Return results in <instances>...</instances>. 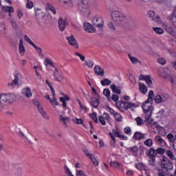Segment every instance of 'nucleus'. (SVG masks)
Listing matches in <instances>:
<instances>
[{
    "mask_svg": "<svg viewBox=\"0 0 176 176\" xmlns=\"http://www.w3.org/2000/svg\"><path fill=\"white\" fill-rule=\"evenodd\" d=\"M153 98H155V94L153 91L150 90L148 92V99L144 102L142 105V109L146 114L144 123H148V124H152L153 126L156 124V122L152 119V111H153V107H152V102H153Z\"/></svg>",
    "mask_w": 176,
    "mask_h": 176,
    "instance_id": "nucleus-1",
    "label": "nucleus"
},
{
    "mask_svg": "<svg viewBox=\"0 0 176 176\" xmlns=\"http://www.w3.org/2000/svg\"><path fill=\"white\" fill-rule=\"evenodd\" d=\"M111 17L113 23L116 25H120L126 28L129 25V20L126 18V16L120 11L116 10L111 12Z\"/></svg>",
    "mask_w": 176,
    "mask_h": 176,
    "instance_id": "nucleus-2",
    "label": "nucleus"
},
{
    "mask_svg": "<svg viewBox=\"0 0 176 176\" xmlns=\"http://www.w3.org/2000/svg\"><path fill=\"white\" fill-rule=\"evenodd\" d=\"M16 100V96L12 94H0V104H12ZM3 107L0 106V111H2Z\"/></svg>",
    "mask_w": 176,
    "mask_h": 176,
    "instance_id": "nucleus-3",
    "label": "nucleus"
},
{
    "mask_svg": "<svg viewBox=\"0 0 176 176\" xmlns=\"http://www.w3.org/2000/svg\"><path fill=\"white\" fill-rule=\"evenodd\" d=\"M78 9L82 16H89V2L87 0H80L78 2Z\"/></svg>",
    "mask_w": 176,
    "mask_h": 176,
    "instance_id": "nucleus-4",
    "label": "nucleus"
},
{
    "mask_svg": "<svg viewBox=\"0 0 176 176\" xmlns=\"http://www.w3.org/2000/svg\"><path fill=\"white\" fill-rule=\"evenodd\" d=\"M116 106L118 109L122 111V109L127 111V109H130V108H134V107H135V104L131 103L130 102H124L123 101H118L116 103Z\"/></svg>",
    "mask_w": 176,
    "mask_h": 176,
    "instance_id": "nucleus-5",
    "label": "nucleus"
},
{
    "mask_svg": "<svg viewBox=\"0 0 176 176\" xmlns=\"http://www.w3.org/2000/svg\"><path fill=\"white\" fill-rule=\"evenodd\" d=\"M19 137H21L23 140H26L29 144H32L33 141H36V138L32 135V134L30 133L23 132L19 131L18 133Z\"/></svg>",
    "mask_w": 176,
    "mask_h": 176,
    "instance_id": "nucleus-6",
    "label": "nucleus"
},
{
    "mask_svg": "<svg viewBox=\"0 0 176 176\" xmlns=\"http://www.w3.org/2000/svg\"><path fill=\"white\" fill-rule=\"evenodd\" d=\"M34 104L37 107L38 111L41 116H43L44 119L49 120V116L46 114V111H45V109H43V107L41 105V102H39V101L38 100H35L34 102Z\"/></svg>",
    "mask_w": 176,
    "mask_h": 176,
    "instance_id": "nucleus-7",
    "label": "nucleus"
},
{
    "mask_svg": "<svg viewBox=\"0 0 176 176\" xmlns=\"http://www.w3.org/2000/svg\"><path fill=\"white\" fill-rule=\"evenodd\" d=\"M21 74L19 73L15 74L14 76V79L12 80V82L8 84V87L11 89H14V86H20V77Z\"/></svg>",
    "mask_w": 176,
    "mask_h": 176,
    "instance_id": "nucleus-8",
    "label": "nucleus"
},
{
    "mask_svg": "<svg viewBox=\"0 0 176 176\" xmlns=\"http://www.w3.org/2000/svg\"><path fill=\"white\" fill-rule=\"evenodd\" d=\"M160 71L163 73L162 76L168 79L169 82H170L172 85H174V78H173V76L170 74V69H168V68L164 67L160 69Z\"/></svg>",
    "mask_w": 176,
    "mask_h": 176,
    "instance_id": "nucleus-9",
    "label": "nucleus"
},
{
    "mask_svg": "<svg viewBox=\"0 0 176 176\" xmlns=\"http://www.w3.org/2000/svg\"><path fill=\"white\" fill-rule=\"evenodd\" d=\"M93 24L98 28H102L104 27V19L102 17H95L93 19Z\"/></svg>",
    "mask_w": 176,
    "mask_h": 176,
    "instance_id": "nucleus-10",
    "label": "nucleus"
},
{
    "mask_svg": "<svg viewBox=\"0 0 176 176\" xmlns=\"http://www.w3.org/2000/svg\"><path fill=\"white\" fill-rule=\"evenodd\" d=\"M67 39L70 46H72L73 47H74V49H79V45H78V41L75 38V36H71L67 37Z\"/></svg>",
    "mask_w": 176,
    "mask_h": 176,
    "instance_id": "nucleus-11",
    "label": "nucleus"
},
{
    "mask_svg": "<svg viewBox=\"0 0 176 176\" xmlns=\"http://www.w3.org/2000/svg\"><path fill=\"white\" fill-rule=\"evenodd\" d=\"M146 155L149 157V159H156L157 154L156 150L153 148H150L148 151H146Z\"/></svg>",
    "mask_w": 176,
    "mask_h": 176,
    "instance_id": "nucleus-12",
    "label": "nucleus"
},
{
    "mask_svg": "<svg viewBox=\"0 0 176 176\" xmlns=\"http://www.w3.org/2000/svg\"><path fill=\"white\" fill-rule=\"evenodd\" d=\"M58 28L60 31L63 32L67 28V22L65 20L63 19V17H59L58 21Z\"/></svg>",
    "mask_w": 176,
    "mask_h": 176,
    "instance_id": "nucleus-13",
    "label": "nucleus"
},
{
    "mask_svg": "<svg viewBox=\"0 0 176 176\" xmlns=\"http://www.w3.org/2000/svg\"><path fill=\"white\" fill-rule=\"evenodd\" d=\"M84 30L86 32H89V34H93V32H96V28L91 25L89 23H84Z\"/></svg>",
    "mask_w": 176,
    "mask_h": 176,
    "instance_id": "nucleus-14",
    "label": "nucleus"
},
{
    "mask_svg": "<svg viewBox=\"0 0 176 176\" xmlns=\"http://www.w3.org/2000/svg\"><path fill=\"white\" fill-rule=\"evenodd\" d=\"M94 71L97 76H104V75L105 74V70L101 68V67H100L99 65H96L94 67Z\"/></svg>",
    "mask_w": 176,
    "mask_h": 176,
    "instance_id": "nucleus-15",
    "label": "nucleus"
},
{
    "mask_svg": "<svg viewBox=\"0 0 176 176\" xmlns=\"http://www.w3.org/2000/svg\"><path fill=\"white\" fill-rule=\"evenodd\" d=\"M164 27L166 31L168 32V34L173 35V36H175V32H174V29L173 28V27L170 26L168 23H164Z\"/></svg>",
    "mask_w": 176,
    "mask_h": 176,
    "instance_id": "nucleus-16",
    "label": "nucleus"
},
{
    "mask_svg": "<svg viewBox=\"0 0 176 176\" xmlns=\"http://www.w3.org/2000/svg\"><path fill=\"white\" fill-rule=\"evenodd\" d=\"M110 89H111V91L116 94H122V87L116 86L115 84L111 85Z\"/></svg>",
    "mask_w": 176,
    "mask_h": 176,
    "instance_id": "nucleus-17",
    "label": "nucleus"
},
{
    "mask_svg": "<svg viewBox=\"0 0 176 176\" xmlns=\"http://www.w3.org/2000/svg\"><path fill=\"white\" fill-rule=\"evenodd\" d=\"M54 78L55 80H57L58 82H61L64 79V78L61 76V74H60V72H58L57 67H55V69L54 72Z\"/></svg>",
    "mask_w": 176,
    "mask_h": 176,
    "instance_id": "nucleus-18",
    "label": "nucleus"
},
{
    "mask_svg": "<svg viewBox=\"0 0 176 176\" xmlns=\"http://www.w3.org/2000/svg\"><path fill=\"white\" fill-rule=\"evenodd\" d=\"M133 138L135 141H141V140H144V138H145V134L140 131H137L134 133Z\"/></svg>",
    "mask_w": 176,
    "mask_h": 176,
    "instance_id": "nucleus-19",
    "label": "nucleus"
},
{
    "mask_svg": "<svg viewBox=\"0 0 176 176\" xmlns=\"http://www.w3.org/2000/svg\"><path fill=\"white\" fill-rule=\"evenodd\" d=\"M22 94L24 96V97H27V98H30V97H32V93L31 92L30 87L24 88L22 91Z\"/></svg>",
    "mask_w": 176,
    "mask_h": 176,
    "instance_id": "nucleus-20",
    "label": "nucleus"
},
{
    "mask_svg": "<svg viewBox=\"0 0 176 176\" xmlns=\"http://www.w3.org/2000/svg\"><path fill=\"white\" fill-rule=\"evenodd\" d=\"M155 141L160 146H166V141L162 138V137L157 135L155 137Z\"/></svg>",
    "mask_w": 176,
    "mask_h": 176,
    "instance_id": "nucleus-21",
    "label": "nucleus"
},
{
    "mask_svg": "<svg viewBox=\"0 0 176 176\" xmlns=\"http://www.w3.org/2000/svg\"><path fill=\"white\" fill-rule=\"evenodd\" d=\"M2 12H4V13H13L14 12V8H13L12 6H1Z\"/></svg>",
    "mask_w": 176,
    "mask_h": 176,
    "instance_id": "nucleus-22",
    "label": "nucleus"
},
{
    "mask_svg": "<svg viewBox=\"0 0 176 176\" xmlns=\"http://www.w3.org/2000/svg\"><path fill=\"white\" fill-rule=\"evenodd\" d=\"M139 89L142 94H146L148 93V88L145 86V84L140 82L139 84Z\"/></svg>",
    "mask_w": 176,
    "mask_h": 176,
    "instance_id": "nucleus-23",
    "label": "nucleus"
},
{
    "mask_svg": "<svg viewBox=\"0 0 176 176\" xmlns=\"http://www.w3.org/2000/svg\"><path fill=\"white\" fill-rule=\"evenodd\" d=\"M91 105H92L94 108H98L100 100L96 98H91Z\"/></svg>",
    "mask_w": 176,
    "mask_h": 176,
    "instance_id": "nucleus-24",
    "label": "nucleus"
},
{
    "mask_svg": "<svg viewBox=\"0 0 176 176\" xmlns=\"http://www.w3.org/2000/svg\"><path fill=\"white\" fill-rule=\"evenodd\" d=\"M52 99H50V102L54 107V105H58V102L56 99V91L52 92Z\"/></svg>",
    "mask_w": 176,
    "mask_h": 176,
    "instance_id": "nucleus-25",
    "label": "nucleus"
},
{
    "mask_svg": "<svg viewBox=\"0 0 176 176\" xmlns=\"http://www.w3.org/2000/svg\"><path fill=\"white\" fill-rule=\"evenodd\" d=\"M19 53L21 56H24V53H25V47L24 45H23V39L19 41Z\"/></svg>",
    "mask_w": 176,
    "mask_h": 176,
    "instance_id": "nucleus-26",
    "label": "nucleus"
},
{
    "mask_svg": "<svg viewBox=\"0 0 176 176\" xmlns=\"http://www.w3.org/2000/svg\"><path fill=\"white\" fill-rule=\"evenodd\" d=\"M162 168L165 170H173V162L168 160L166 164H162Z\"/></svg>",
    "mask_w": 176,
    "mask_h": 176,
    "instance_id": "nucleus-27",
    "label": "nucleus"
},
{
    "mask_svg": "<svg viewBox=\"0 0 176 176\" xmlns=\"http://www.w3.org/2000/svg\"><path fill=\"white\" fill-rule=\"evenodd\" d=\"M14 174L15 176H23V168L18 166L15 168Z\"/></svg>",
    "mask_w": 176,
    "mask_h": 176,
    "instance_id": "nucleus-28",
    "label": "nucleus"
},
{
    "mask_svg": "<svg viewBox=\"0 0 176 176\" xmlns=\"http://www.w3.org/2000/svg\"><path fill=\"white\" fill-rule=\"evenodd\" d=\"M109 134L111 138V140L110 141V145L113 148H115V144H116V139L115 138V136L113 135V134H112V133L110 132Z\"/></svg>",
    "mask_w": 176,
    "mask_h": 176,
    "instance_id": "nucleus-29",
    "label": "nucleus"
},
{
    "mask_svg": "<svg viewBox=\"0 0 176 176\" xmlns=\"http://www.w3.org/2000/svg\"><path fill=\"white\" fill-rule=\"evenodd\" d=\"M100 83H101L102 86H109V85H111V83H112V81H111L108 78H104L100 81Z\"/></svg>",
    "mask_w": 176,
    "mask_h": 176,
    "instance_id": "nucleus-30",
    "label": "nucleus"
},
{
    "mask_svg": "<svg viewBox=\"0 0 176 176\" xmlns=\"http://www.w3.org/2000/svg\"><path fill=\"white\" fill-rule=\"evenodd\" d=\"M144 144L148 146V148H151L153 145V140L151 138H148L144 142Z\"/></svg>",
    "mask_w": 176,
    "mask_h": 176,
    "instance_id": "nucleus-31",
    "label": "nucleus"
},
{
    "mask_svg": "<svg viewBox=\"0 0 176 176\" xmlns=\"http://www.w3.org/2000/svg\"><path fill=\"white\" fill-rule=\"evenodd\" d=\"M103 94L108 98L109 101H111V91L109 89H104L103 90Z\"/></svg>",
    "mask_w": 176,
    "mask_h": 176,
    "instance_id": "nucleus-32",
    "label": "nucleus"
},
{
    "mask_svg": "<svg viewBox=\"0 0 176 176\" xmlns=\"http://www.w3.org/2000/svg\"><path fill=\"white\" fill-rule=\"evenodd\" d=\"M45 65L47 67V65H50V67H52V68H56V66H54V64L52 61V60L49 58H46L44 61Z\"/></svg>",
    "mask_w": 176,
    "mask_h": 176,
    "instance_id": "nucleus-33",
    "label": "nucleus"
},
{
    "mask_svg": "<svg viewBox=\"0 0 176 176\" xmlns=\"http://www.w3.org/2000/svg\"><path fill=\"white\" fill-rule=\"evenodd\" d=\"M146 82L148 85V87H151L152 85H153V82H152V79H151V76L147 75L146 76Z\"/></svg>",
    "mask_w": 176,
    "mask_h": 176,
    "instance_id": "nucleus-34",
    "label": "nucleus"
},
{
    "mask_svg": "<svg viewBox=\"0 0 176 176\" xmlns=\"http://www.w3.org/2000/svg\"><path fill=\"white\" fill-rule=\"evenodd\" d=\"M110 166L111 167H113V168H118V167H120V166H122V163H119L116 161L111 162Z\"/></svg>",
    "mask_w": 176,
    "mask_h": 176,
    "instance_id": "nucleus-35",
    "label": "nucleus"
},
{
    "mask_svg": "<svg viewBox=\"0 0 176 176\" xmlns=\"http://www.w3.org/2000/svg\"><path fill=\"white\" fill-rule=\"evenodd\" d=\"M135 167L136 168H138V170H146V166H145V164L142 163L136 164Z\"/></svg>",
    "mask_w": 176,
    "mask_h": 176,
    "instance_id": "nucleus-36",
    "label": "nucleus"
},
{
    "mask_svg": "<svg viewBox=\"0 0 176 176\" xmlns=\"http://www.w3.org/2000/svg\"><path fill=\"white\" fill-rule=\"evenodd\" d=\"M129 58L130 59L131 63L132 64H137L138 63V58L134 56H131V54H128Z\"/></svg>",
    "mask_w": 176,
    "mask_h": 176,
    "instance_id": "nucleus-37",
    "label": "nucleus"
},
{
    "mask_svg": "<svg viewBox=\"0 0 176 176\" xmlns=\"http://www.w3.org/2000/svg\"><path fill=\"white\" fill-rule=\"evenodd\" d=\"M89 116L91 119H92V120L95 122V123H98V118H97V113L94 112L93 113L89 114Z\"/></svg>",
    "mask_w": 176,
    "mask_h": 176,
    "instance_id": "nucleus-38",
    "label": "nucleus"
},
{
    "mask_svg": "<svg viewBox=\"0 0 176 176\" xmlns=\"http://www.w3.org/2000/svg\"><path fill=\"white\" fill-rule=\"evenodd\" d=\"M153 30L154 32H155V34H158V35H162V34H163V32H164V30H163V29L160 28H153Z\"/></svg>",
    "mask_w": 176,
    "mask_h": 176,
    "instance_id": "nucleus-39",
    "label": "nucleus"
},
{
    "mask_svg": "<svg viewBox=\"0 0 176 176\" xmlns=\"http://www.w3.org/2000/svg\"><path fill=\"white\" fill-rule=\"evenodd\" d=\"M113 116H114L116 122H122V116L120 115V113H116Z\"/></svg>",
    "mask_w": 176,
    "mask_h": 176,
    "instance_id": "nucleus-40",
    "label": "nucleus"
},
{
    "mask_svg": "<svg viewBox=\"0 0 176 176\" xmlns=\"http://www.w3.org/2000/svg\"><path fill=\"white\" fill-rule=\"evenodd\" d=\"M129 152H133V153H137L138 152V146H133V147L128 148Z\"/></svg>",
    "mask_w": 176,
    "mask_h": 176,
    "instance_id": "nucleus-41",
    "label": "nucleus"
},
{
    "mask_svg": "<svg viewBox=\"0 0 176 176\" xmlns=\"http://www.w3.org/2000/svg\"><path fill=\"white\" fill-rule=\"evenodd\" d=\"M159 113L162 115L164 118H167L170 115V112L168 111H164V110H161L159 111Z\"/></svg>",
    "mask_w": 176,
    "mask_h": 176,
    "instance_id": "nucleus-42",
    "label": "nucleus"
},
{
    "mask_svg": "<svg viewBox=\"0 0 176 176\" xmlns=\"http://www.w3.org/2000/svg\"><path fill=\"white\" fill-rule=\"evenodd\" d=\"M155 101L156 104H162V102H163V100H162L161 95H157L155 98Z\"/></svg>",
    "mask_w": 176,
    "mask_h": 176,
    "instance_id": "nucleus-43",
    "label": "nucleus"
},
{
    "mask_svg": "<svg viewBox=\"0 0 176 176\" xmlns=\"http://www.w3.org/2000/svg\"><path fill=\"white\" fill-rule=\"evenodd\" d=\"M155 152L157 155H163L164 153V152H166V150L162 147H159L155 150Z\"/></svg>",
    "mask_w": 176,
    "mask_h": 176,
    "instance_id": "nucleus-44",
    "label": "nucleus"
},
{
    "mask_svg": "<svg viewBox=\"0 0 176 176\" xmlns=\"http://www.w3.org/2000/svg\"><path fill=\"white\" fill-rule=\"evenodd\" d=\"M26 8L28 9H32L34 8V3L30 0H27Z\"/></svg>",
    "mask_w": 176,
    "mask_h": 176,
    "instance_id": "nucleus-45",
    "label": "nucleus"
},
{
    "mask_svg": "<svg viewBox=\"0 0 176 176\" xmlns=\"http://www.w3.org/2000/svg\"><path fill=\"white\" fill-rule=\"evenodd\" d=\"M166 154L167 155V156H168V157H170V159H171V160H175V158L174 157V155H173V153L171 152V151L167 150L166 151Z\"/></svg>",
    "mask_w": 176,
    "mask_h": 176,
    "instance_id": "nucleus-46",
    "label": "nucleus"
},
{
    "mask_svg": "<svg viewBox=\"0 0 176 176\" xmlns=\"http://www.w3.org/2000/svg\"><path fill=\"white\" fill-rule=\"evenodd\" d=\"M74 54L75 56H77V57H79L81 61H85L86 60V57L79 52H74Z\"/></svg>",
    "mask_w": 176,
    "mask_h": 176,
    "instance_id": "nucleus-47",
    "label": "nucleus"
},
{
    "mask_svg": "<svg viewBox=\"0 0 176 176\" xmlns=\"http://www.w3.org/2000/svg\"><path fill=\"white\" fill-rule=\"evenodd\" d=\"M24 39H25V41H26V42H28V43H29V45H31V46H32L35 44L32 42V41H31L30 37L27 35L24 36Z\"/></svg>",
    "mask_w": 176,
    "mask_h": 176,
    "instance_id": "nucleus-48",
    "label": "nucleus"
},
{
    "mask_svg": "<svg viewBox=\"0 0 176 176\" xmlns=\"http://www.w3.org/2000/svg\"><path fill=\"white\" fill-rule=\"evenodd\" d=\"M85 65H87V67H88L89 68H93V66L94 65V62L91 60H86Z\"/></svg>",
    "mask_w": 176,
    "mask_h": 176,
    "instance_id": "nucleus-49",
    "label": "nucleus"
},
{
    "mask_svg": "<svg viewBox=\"0 0 176 176\" xmlns=\"http://www.w3.org/2000/svg\"><path fill=\"white\" fill-rule=\"evenodd\" d=\"M157 63L161 65H164L166 64V59L162 57L158 58Z\"/></svg>",
    "mask_w": 176,
    "mask_h": 176,
    "instance_id": "nucleus-50",
    "label": "nucleus"
},
{
    "mask_svg": "<svg viewBox=\"0 0 176 176\" xmlns=\"http://www.w3.org/2000/svg\"><path fill=\"white\" fill-rule=\"evenodd\" d=\"M135 122H137L138 126H141V125L144 124V121L140 117H138L135 118Z\"/></svg>",
    "mask_w": 176,
    "mask_h": 176,
    "instance_id": "nucleus-51",
    "label": "nucleus"
},
{
    "mask_svg": "<svg viewBox=\"0 0 176 176\" xmlns=\"http://www.w3.org/2000/svg\"><path fill=\"white\" fill-rule=\"evenodd\" d=\"M153 21H155L157 24H162V19L159 16H154V18H153Z\"/></svg>",
    "mask_w": 176,
    "mask_h": 176,
    "instance_id": "nucleus-52",
    "label": "nucleus"
},
{
    "mask_svg": "<svg viewBox=\"0 0 176 176\" xmlns=\"http://www.w3.org/2000/svg\"><path fill=\"white\" fill-rule=\"evenodd\" d=\"M47 8H48V10L53 13V14H56V8H54V6L49 4Z\"/></svg>",
    "mask_w": 176,
    "mask_h": 176,
    "instance_id": "nucleus-53",
    "label": "nucleus"
},
{
    "mask_svg": "<svg viewBox=\"0 0 176 176\" xmlns=\"http://www.w3.org/2000/svg\"><path fill=\"white\" fill-rule=\"evenodd\" d=\"M156 162V158H150V160H148V164L150 166H152V167H155V162Z\"/></svg>",
    "mask_w": 176,
    "mask_h": 176,
    "instance_id": "nucleus-54",
    "label": "nucleus"
},
{
    "mask_svg": "<svg viewBox=\"0 0 176 176\" xmlns=\"http://www.w3.org/2000/svg\"><path fill=\"white\" fill-rule=\"evenodd\" d=\"M76 176H87L86 174H85V172H83V170H76Z\"/></svg>",
    "mask_w": 176,
    "mask_h": 176,
    "instance_id": "nucleus-55",
    "label": "nucleus"
},
{
    "mask_svg": "<svg viewBox=\"0 0 176 176\" xmlns=\"http://www.w3.org/2000/svg\"><path fill=\"white\" fill-rule=\"evenodd\" d=\"M161 99L162 100V102H165V101H167V100H168V94H165L161 95Z\"/></svg>",
    "mask_w": 176,
    "mask_h": 176,
    "instance_id": "nucleus-56",
    "label": "nucleus"
},
{
    "mask_svg": "<svg viewBox=\"0 0 176 176\" xmlns=\"http://www.w3.org/2000/svg\"><path fill=\"white\" fill-rule=\"evenodd\" d=\"M168 20H171L173 23H176V16L174 14H172L168 17Z\"/></svg>",
    "mask_w": 176,
    "mask_h": 176,
    "instance_id": "nucleus-57",
    "label": "nucleus"
},
{
    "mask_svg": "<svg viewBox=\"0 0 176 176\" xmlns=\"http://www.w3.org/2000/svg\"><path fill=\"white\" fill-rule=\"evenodd\" d=\"M107 109H108L110 112V113L111 115H113V116H115V114L116 113V111H115V110H113L112 108H111V107H109V105H107L106 107Z\"/></svg>",
    "mask_w": 176,
    "mask_h": 176,
    "instance_id": "nucleus-58",
    "label": "nucleus"
},
{
    "mask_svg": "<svg viewBox=\"0 0 176 176\" xmlns=\"http://www.w3.org/2000/svg\"><path fill=\"white\" fill-rule=\"evenodd\" d=\"M33 47H34V49H36V52H38V53H39V54H42V48L38 47V45H32Z\"/></svg>",
    "mask_w": 176,
    "mask_h": 176,
    "instance_id": "nucleus-59",
    "label": "nucleus"
},
{
    "mask_svg": "<svg viewBox=\"0 0 176 176\" xmlns=\"http://www.w3.org/2000/svg\"><path fill=\"white\" fill-rule=\"evenodd\" d=\"M108 27L109 30H111V31H116V28H115V25H113V23L112 22H109L108 23Z\"/></svg>",
    "mask_w": 176,
    "mask_h": 176,
    "instance_id": "nucleus-60",
    "label": "nucleus"
},
{
    "mask_svg": "<svg viewBox=\"0 0 176 176\" xmlns=\"http://www.w3.org/2000/svg\"><path fill=\"white\" fill-rule=\"evenodd\" d=\"M99 122L102 124V126H105L107 123L105 122V120H104V117L102 116H99Z\"/></svg>",
    "mask_w": 176,
    "mask_h": 176,
    "instance_id": "nucleus-61",
    "label": "nucleus"
},
{
    "mask_svg": "<svg viewBox=\"0 0 176 176\" xmlns=\"http://www.w3.org/2000/svg\"><path fill=\"white\" fill-rule=\"evenodd\" d=\"M124 133H125V134H131V128L129 126L125 127L124 129Z\"/></svg>",
    "mask_w": 176,
    "mask_h": 176,
    "instance_id": "nucleus-62",
    "label": "nucleus"
},
{
    "mask_svg": "<svg viewBox=\"0 0 176 176\" xmlns=\"http://www.w3.org/2000/svg\"><path fill=\"white\" fill-rule=\"evenodd\" d=\"M148 17H151V19H152V20H153V19H155V12H154V11H149L148 12Z\"/></svg>",
    "mask_w": 176,
    "mask_h": 176,
    "instance_id": "nucleus-63",
    "label": "nucleus"
},
{
    "mask_svg": "<svg viewBox=\"0 0 176 176\" xmlns=\"http://www.w3.org/2000/svg\"><path fill=\"white\" fill-rule=\"evenodd\" d=\"M111 100L114 101V102H116L118 100H119V96L116 94H113L111 98Z\"/></svg>",
    "mask_w": 176,
    "mask_h": 176,
    "instance_id": "nucleus-64",
    "label": "nucleus"
}]
</instances>
